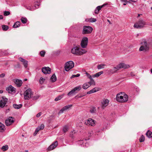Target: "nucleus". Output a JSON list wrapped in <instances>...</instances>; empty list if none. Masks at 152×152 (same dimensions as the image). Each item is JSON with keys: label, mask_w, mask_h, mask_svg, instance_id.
Masks as SVG:
<instances>
[{"label": "nucleus", "mask_w": 152, "mask_h": 152, "mask_svg": "<svg viewBox=\"0 0 152 152\" xmlns=\"http://www.w3.org/2000/svg\"><path fill=\"white\" fill-rule=\"evenodd\" d=\"M8 148V146L7 145L3 146L2 147L1 149L3 151H6L7 150Z\"/></svg>", "instance_id": "38"}, {"label": "nucleus", "mask_w": 152, "mask_h": 152, "mask_svg": "<svg viewBox=\"0 0 152 152\" xmlns=\"http://www.w3.org/2000/svg\"><path fill=\"white\" fill-rule=\"evenodd\" d=\"M2 28L3 31H6L9 28L8 26L5 25H3L2 26Z\"/></svg>", "instance_id": "33"}, {"label": "nucleus", "mask_w": 152, "mask_h": 152, "mask_svg": "<svg viewBox=\"0 0 152 152\" xmlns=\"http://www.w3.org/2000/svg\"><path fill=\"white\" fill-rule=\"evenodd\" d=\"M151 72L152 73V69H151Z\"/></svg>", "instance_id": "64"}, {"label": "nucleus", "mask_w": 152, "mask_h": 152, "mask_svg": "<svg viewBox=\"0 0 152 152\" xmlns=\"http://www.w3.org/2000/svg\"><path fill=\"white\" fill-rule=\"evenodd\" d=\"M96 21V20L95 18H91L89 19V21L90 22H94Z\"/></svg>", "instance_id": "45"}, {"label": "nucleus", "mask_w": 152, "mask_h": 152, "mask_svg": "<svg viewBox=\"0 0 152 152\" xmlns=\"http://www.w3.org/2000/svg\"><path fill=\"white\" fill-rule=\"evenodd\" d=\"M86 75L87 76V77L90 79L92 78V77H93L92 76H91L88 73L86 72Z\"/></svg>", "instance_id": "48"}, {"label": "nucleus", "mask_w": 152, "mask_h": 152, "mask_svg": "<svg viewBox=\"0 0 152 152\" xmlns=\"http://www.w3.org/2000/svg\"><path fill=\"white\" fill-rule=\"evenodd\" d=\"M147 136L149 138L152 137V132L149 130H148L146 134Z\"/></svg>", "instance_id": "27"}, {"label": "nucleus", "mask_w": 152, "mask_h": 152, "mask_svg": "<svg viewBox=\"0 0 152 152\" xmlns=\"http://www.w3.org/2000/svg\"><path fill=\"white\" fill-rule=\"evenodd\" d=\"M129 1H132V2H136L137 1H133V0H129Z\"/></svg>", "instance_id": "59"}, {"label": "nucleus", "mask_w": 152, "mask_h": 152, "mask_svg": "<svg viewBox=\"0 0 152 152\" xmlns=\"http://www.w3.org/2000/svg\"><path fill=\"white\" fill-rule=\"evenodd\" d=\"M40 130L39 129V128H37L35 130V131L34 134V136L36 135L37 134L39 131Z\"/></svg>", "instance_id": "49"}, {"label": "nucleus", "mask_w": 152, "mask_h": 152, "mask_svg": "<svg viewBox=\"0 0 152 152\" xmlns=\"http://www.w3.org/2000/svg\"><path fill=\"white\" fill-rule=\"evenodd\" d=\"M45 127L44 125L43 124H42L39 126H38L37 128H39V130L43 129Z\"/></svg>", "instance_id": "47"}, {"label": "nucleus", "mask_w": 152, "mask_h": 152, "mask_svg": "<svg viewBox=\"0 0 152 152\" xmlns=\"http://www.w3.org/2000/svg\"><path fill=\"white\" fill-rule=\"evenodd\" d=\"M20 22L19 21H17L15 22L13 25V27L15 28L18 27L20 25Z\"/></svg>", "instance_id": "31"}, {"label": "nucleus", "mask_w": 152, "mask_h": 152, "mask_svg": "<svg viewBox=\"0 0 152 152\" xmlns=\"http://www.w3.org/2000/svg\"><path fill=\"white\" fill-rule=\"evenodd\" d=\"M109 102V101L108 99H104L101 102V106L102 108L104 109L108 105Z\"/></svg>", "instance_id": "12"}, {"label": "nucleus", "mask_w": 152, "mask_h": 152, "mask_svg": "<svg viewBox=\"0 0 152 152\" xmlns=\"http://www.w3.org/2000/svg\"><path fill=\"white\" fill-rule=\"evenodd\" d=\"M146 23L143 20H140L134 24V27L137 28H140L144 27Z\"/></svg>", "instance_id": "5"}, {"label": "nucleus", "mask_w": 152, "mask_h": 152, "mask_svg": "<svg viewBox=\"0 0 152 152\" xmlns=\"http://www.w3.org/2000/svg\"><path fill=\"white\" fill-rule=\"evenodd\" d=\"M21 20L22 22L24 24L26 23L27 21V18L24 17H22Z\"/></svg>", "instance_id": "35"}, {"label": "nucleus", "mask_w": 152, "mask_h": 152, "mask_svg": "<svg viewBox=\"0 0 152 152\" xmlns=\"http://www.w3.org/2000/svg\"><path fill=\"white\" fill-rule=\"evenodd\" d=\"M3 18V16L2 15H0V19H2Z\"/></svg>", "instance_id": "58"}, {"label": "nucleus", "mask_w": 152, "mask_h": 152, "mask_svg": "<svg viewBox=\"0 0 152 152\" xmlns=\"http://www.w3.org/2000/svg\"><path fill=\"white\" fill-rule=\"evenodd\" d=\"M121 1L124 3L123 4L124 5H126L127 3H131L129 1H128L127 0H121Z\"/></svg>", "instance_id": "39"}, {"label": "nucleus", "mask_w": 152, "mask_h": 152, "mask_svg": "<svg viewBox=\"0 0 152 152\" xmlns=\"http://www.w3.org/2000/svg\"><path fill=\"white\" fill-rule=\"evenodd\" d=\"M136 89H137L136 91H137V92H138V91H139V90L138 88H136Z\"/></svg>", "instance_id": "61"}, {"label": "nucleus", "mask_w": 152, "mask_h": 152, "mask_svg": "<svg viewBox=\"0 0 152 152\" xmlns=\"http://www.w3.org/2000/svg\"><path fill=\"white\" fill-rule=\"evenodd\" d=\"M6 90L9 93H15V88L11 85H10L7 87Z\"/></svg>", "instance_id": "17"}, {"label": "nucleus", "mask_w": 152, "mask_h": 152, "mask_svg": "<svg viewBox=\"0 0 152 152\" xmlns=\"http://www.w3.org/2000/svg\"><path fill=\"white\" fill-rule=\"evenodd\" d=\"M25 7L28 10H30L32 11L34 10L35 8H34V7H31L29 6L26 5L25 6Z\"/></svg>", "instance_id": "34"}, {"label": "nucleus", "mask_w": 152, "mask_h": 152, "mask_svg": "<svg viewBox=\"0 0 152 152\" xmlns=\"http://www.w3.org/2000/svg\"><path fill=\"white\" fill-rule=\"evenodd\" d=\"M4 15L5 16H7L10 14V12L9 11H5L4 12Z\"/></svg>", "instance_id": "52"}, {"label": "nucleus", "mask_w": 152, "mask_h": 152, "mask_svg": "<svg viewBox=\"0 0 152 152\" xmlns=\"http://www.w3.org/2000/svg\"><path fill=\"white\" fill-rule=\"evenodd\" d=\"M99 11L96 9L95 10V13L96 14H97L98 13H99Z\"/></svg>", "instance_id": "55"}, {"label": "nucleus", "mask_w": 152, "mask_h": 152, "mask_svg": "<svg viewBox=\"0 0 152 152\" xmlns=\"http://www.w3.org/2000/svg\"><path fill=\"white\" fill-rule=\"evenodd\" d=\"M82 88V87L80 86H77L72 90L69 91L68 94L67 95L69 96H71L73 94H75L76 93L75 92L76 91H79Z\"/></svg>", "instance_id": "9"}, {"label": "nucleus", "mask_w": 152, "mask_h": 152, "mask_svg": "<svg viewBox=\"0 0 152 152\" xmlns=\"http://www.w3.org/2000/svg\"><path fill=\"white\" fill-rule=\"evenodd\" d=\"M42 71L44 74H50V73L51 69L48 67H45L42 68Z\"/></svg>", "instance_id": "18"}, {"label": "nucleus", "mask_w": 152, "mask_h": 152, "mask_svg": "<svg viewBox=\"0 0 152 152\" xmlns=\"http://www.w3.org/2000/svg\"><path fill=\"white\" fill-rule=\"evenodd\" d=\"M45 52L44 50H42L40 52V54L41 56L44 57L45 56Z\"/></svg>", "instance_id": "42"}, {"label": "nucleus", "mask_w": 152, "mask_h": 152, "mask_svg": "<svg viewBox=\"0 0 152 152\" xmlns=\"http://www.w3.org/2000/svg\"><path fill=\"white\" fill-rule=\"evenodd\" d=\"M88 38L87 37H83L81 42L80 45L82 48H86L88 43Z\"/></svg>", "instance_id": "8"}, {"label": "nucleus", "mask_w": 152, "mask_h": 152, "mask_svg": "<svg viewBox=\"0 0 152 152\" xmlns=\"http://www.w3.org/2000/svg\"><path fill=\"white\" fill-rule=\"evenodd\" d=\"M93 28L91 26H84L83 31V34H90L91 33L93 30Z\"/></svg>", "instance_id": "7"}, {"label": "nucleus", "mask_w": 152, "mask_h": 152, "mask_svg": "<svg viewBox=\"0 0 152 152\" xmlns=\"http://www.w3.org/2000/svg\"><path fill=\"white\" fill-rule=\"evenodd\" d=\"M145 139L144 136L142 135L140 137L139 140L140 142H143L144 141Z\"/></svg>", "instance_id": "40"}, {"label": "nucleus", "mask_w": 152, "mask_h": 152, "mask_svg": "<svg viewBox=\"0 0 152 152\" xmlns=\"http://www.w3.org/2000/svg\"><path fill=\"white\" fill-rule=\"evenodd\" d=\"M90 85V86L91 85H94V86L95 85V82L94 80L92 78L90 79V81L88 82Z\"/></svg>", "instance_id": "30"}, {"label": "nucleus", "mask_w": 152, "mask_h": 152, "mask_svg": "<svg viewBox=\"0 0 152 152\" xmlns=\"http://www.w3.org/2000/svg\"><path fill=\"white\" fill-rule=\"evenodd\" d=\"M68 127L66 126H65L64 127L63 131L64 132H66L68 131Z\"/></svg>", "instance_id": "43"}, {"label": "nucleus", "mask_w": 152, "mask_h": 152, "mask_svg": "<svg viewBox=\"0 0 152 152\" xmlns=\"http://www.w3.org/2000/svg\"><path fill=\"white\" fill-rule=\"evenodd\" d=\"M25 152H28V151L27 150H25Z\"/></svg>", "instance_id": "62"}, {"label": "nucleus", "mask_w": 152, "mask_h": 152, "mask_svg": "<svg viewBox=\"0 0 152 152\" xmlns=\"http://www.w3.org/2000/svg\"><path fill=\"white\" fill-rule=\"evenodd\" d=\"M99 88H98L96 87L92 89L90 91H88L87 92V94H90L92 93L95 92L96 91H99Z\"/></svg>", "instance_id": "23"}, {"label": "nucleus", "mask_w": 152, "mask_h": 152, "mask_svg": "<svg viewBox=\"0 0 152 152\" xmlns=\"http://www.w3.org/2000/svg\"><path fill=\"white\" fill-rule=\"evenodd\" d=\"M5 129L4 125L0 122V132H3L4 131Z\"/></svg>", "instance_id": "25"}, {"label": "nucleus", "mask_w": 152, "mask_h": 152, "mask_svg": "<svg viewBox=\"0 0 152 152\" xmlns=\"http://www.w3.org/2000/svg\"><path fill=\"white\" fill-rule=\"evenodd\" d=\"M39 96L38 95H36L33 97H31V98L34 100H36L39 97Z\"/></svg>", "instance_id": "46"}, {"label": "nucleus", "mask_w": 152, "mask_h": 152, "mask_svg": "<svg viewBox=\"0 0 152 152\" xmlns=\"http://www.w3.org/2000/svg\"><path fill=\"white\" fill-rule=\"evenodd\" d=\"M58 143L57 141L51 144L48 148V151H51L53 149L58 145Z\"/></svg>", "instance_id": "16"}, {"label": "nucleus", "mask_w": 152, "mask_h": 152, "mask_svg": "<svg viewBox=\"0 0 152 152\" xmlns=\"http://www.w3.org/2000/svg\"><path fill=\"white\" fill-rule=\"evenodd\" d=\"M83 96H80L78 97L79 98L82 97Z\"/></svg>", "instance_id": "63"}, {"label": "nucleus", "mask_w": 152, "mask_h": 152, "mask_svg": "<svg viewBox=\"0 0 152 152\" xmlns=\"http://www.w3.org/2000/svg\"><path fill=\"white\" fill-rule=\"evenodd\" d=\"M72 104H69L63 107L59 112L58 113V115L63 113L64 111L68 110L69 108L72 107Z\"/></svg>", "instance_id": "14"}, {"label": "nucleus", "mask_w": 152, "mask_h": 152, "mask_svg": "<svg viewBox=\"0 0 152 152\" xmlns=\"http://www.w3.org/2000/svg\"><path fill=\"white\" fill-rule=\"evenodd\" d=\"M45 80V79H44L42 77H41L40 79L39 82L40 83H42Z\"/></svg>", "instance_id": "51"}, {"label": "nucleus", "mask_w": 152, "mask_h": 152, "mask_svg": "<svg viewBox=\"0 0 152 152\" xmlns=\"http://www.w3.org/2000/svg\"><path fill=\"white\" fill-rule=\"evenodd\" d=\"M57 78L55 74H53L50 78V80L52 82H54L56 81Z\"/></svg>", "instance_id": "26"}, {"label": "nucleus", "mask_w": 152, "mask_h": 152, "mask_svg": "<svg viewBox=\"0 0 152 152\" xmlns=\"http://www.w3.org/2000/svg\"><path fill=\"white\" fill-rule=\"evenodd\" d=\"M90 86V85L88 82L84 84L82 88L84 89H87Z\"/></svg>", "instance_id": "24"}, {"label": "nucleus", "mask_w": 152, "mask_h": 152, "mask_svg": "<svg viewBox=\"0 0 152 152\" xmlns=\"http://www.w3.org/2000/svg\"><path fill=\"white\" fill-rule=\"evenodd\" d=\"M22 106V104H19V105L17 104H14L13 105V107L16 109H19L21 108Z\"/></svg>", "instance_id": "28"}, {"label": "nucleus", "mask_w": 152, "mask_h": 152, "mask_svg": "<svg viewBox=\"0 0 152 152\" xmlns=\"http://www.w3.org/2000/svg\"><path fill=\"white\" fill-rule=\"evenodd\" d=\"M106 4H104L102 6H99L97 7L96 9L99 11L104 6L106 5Z\"/></svg>", "instance_id": "41"}, {"label": "nucleus", "mask_w": 152, "mask_h": 152, "mask_svg": "<svg viewBox=\"0 0 152 152\" xmlns=\"http://www.w3.org/2000/svg\"><path fill=\"white\" fill-rule=\"evenodd\" d=\"M130 67L129 65L126 64L124 63H120L118 64V67L120 69L121 68H124V69L128 68Z\"/></svg>", "instance_id": "19"}, {"label": "nucleus", "mask_w": 152, "mask_h": 152, "mask_svg": "<svg viewBox=\"0 0 152 152\" xmlns=\"http://www.w3.org/2000/svg\"><path fill=\"white\" fill-rule=\"evenodd\" d=\"M90 112L92 113H96V109L95 107H93L90 110Z\"/></svg>", "instance_id": "36"}, {"label": "nucleus", "mask_w": 152, "mask_h": 152, "mask_svg": "<svg viewBox=\"0 0 152 152\" xmlns=\"http://www.w3.org/2000/svg\"><path fill=\"white\" fill-rule=\"evenodd\" d=\"M40 5L39 2H37L35 4L34 7L35 8H37Z\"/></svg>", "instance_id": "44"}, {"label": "nucleus", "mask_w": 152, "mask_h": 152, "mask_svg": "<svg viewBox=\"0 0 152 152\" xmlns=\"http://www.w3.org/2000/svg\"><path fill=\"white\" fill-rule=\"evenodd\" d=\"M5 76V74L4 73H2L0 75V78H2L4 77Z\"/></svg>", "instance_id": "53"}, {"label": "nucleus", "mask_w": 152, "mask_h": 152, "mask_svg": "<svg viewBox=\"0 0 152 152\" xmlns=\"http://www.w3.org/2000/svg\"><path fill=\"white\" fill-rule=\"evenodd\" d=\"M8 102V99L5 96L2 97V99L0 101V107H4Z\"/></svg>", "instance_id": "11"}, {"label": "nucleus", "mask_w": 152, "mask_h": 152, "mask_svg": "<svg viewBox=\"0 0 152 152\" xmlns=\"http://www.w3.org/2000/svg\"><path fill=\"white\" fill-rule=\"evenodd\" d=\"M86 140H80L79 141L78 143L81 146L83 147H88V144L87 143L86 141Z\"/></svg>", "instance_id": "15"}, {"label": "nucleus", "mask_w": 152, "mask_h": 152, "mask_svg": "<svg viewBox=\"0 0 152 152\" xmlns=\"http://www.w3.org/2000/svg\"><path fill=\"white\" fill-rule=\"evenodd\" d=\"M14 82L18 87H20L22 84V81L19 79L15 80Z\"/></svg>", "instance_id": "22"}, {"label": "nucleus", "mask_w": 152, "mask_h": 152, "mask_svg": "<svg viewBox=\"0 0 152 152\" xmlns=\"http://www.w3.org/2000/svg\"><path fill=\"white\" fill-rule=\"evenodd\" d=\"M120 69L118 67V65H117L116 66L114 67L113 69H110L109 71V72L112 74H113L114 73L116 72L117 71L119 70Z\"/></svg>", "instance_id": "21"}, {"label": "nucleus", "mask_w": 152, "mask_h": 152, "mask_svg": "<svg viewBox=\"0 0 152 152\" xmlns=\"http://www.w3.org/2000/svg\"><path fill=\"white\" fill-rule=\"evenodd\" d=\"M72 134H74L75 133V130H73V131H72ZM72 134L71 133V134H70V135H71Z\"/></svg>", "instance_id": "57"}, {"label": "nucleus", "mask_w": 152, "mask_h": 152, "mask_svg": "<svg viewBox=\"0 0 152 152\" xmlns=\"http://www.w3.org/2000/svg\"><path fill=\"white\" fill-rule=\"evenodd\" d=\"M14 118L12 117H9L6 120L5 122L7 126H9L14 122Z\"/></svg>", "instance_id": "13"}, {"label": "nucleus", "mask_w": 152, "mask_h": 152, "mask_svg": "<svg viewBox=\"0 0 152 152\" xmlns=\"http://www.w3.org/2000/svg\"><path fill=\"white\" fill-rule=\"evenodd\" d=\"M85 124L87 126H94L95 125V121L91 118H88L85 121Z\"/></svg>", "instance_id": "10"}, {"label": "nucleus", "mask_w": 152, "mask_h": 152, "mask_svg": "<svg viewBox=\"0 0 152 152\" xmlns=\"http://www.w3.org/2000/svg\"><path fill=\"white\" fill-rule=\"evenodd\" d=\"M33 94V93L31 91V89L28 88L24 92V98L25 99H29L30 98H31L32 95Z\"/></svg>", "instance_id": "4"}, {"label": "nucleus", "mask_w": 152, "mask_h": 152, "mask_svg": "<svg viewBox=\"0 0 152 152\" xmlns=\"http://www.w3.org/2000/svg\"><path fill=\"white\" fill-rule=\"evenodd\" d=\"M128 99V95L124 93H121L117 94L116 100L121 102H127Z\"/></svg>", "instance_id": "2"}, {"label": "nucleus", "mask_w": 152, "mask_h": 152, "mask_svg": "<svg viewBox=\"0 0 152 152\" xmlns=\"http://www.w3.org/2000/svg\"><path fill=\"white\" fill-rule=\"evenodd\" d=\"M87 50L80 48L76 46L73 48L71 50V53L76 56H81L86 53Z\"/></svg>", "instance_id": "1"}, {"label": "nucleus", "mask_w": 152, "mask_h": 152, "mask_svg": "<svg viewBox=\"0 0 152 152\" xmlns=\"http://www.w3.org/2000/svg\"><path fill=\"white\" fill-rule=\"evenodd\" d=\"M19 59L20 61L23 63L24 66L25 68H27V67L28 62L27 61L21 57L19 58Z\"/></svg>", "instance_id": "20"}, {"label": "nucleus", "mask_w": 152, "mask_h": 152, "mask_svg": "<svg viewBox=\"0 0 152 152\" xmlns=\"http://www.w3.org/2000/svg\"><path fill=\"white\" fill-rule=\"evenodd\" d=\"M141 46L139 48L140 51H146L149 50V46L146 40L142 41L141 42Z\"/></svg>", "instance_id": "3"}, {"label": "nucleus", "mask_w": 152, "mask_h": 152, "mask_svg": "<svg viewBox=\"0 0 152 152\" xmlns=\"http://www.w3.org/2000/svg\"><path fill=\"white\" fill-rule=\"evenodd\" d=\"M103 73V71H101L99 72L94 75L92 76L93 77H99V76H100L101 74H102Z\"/></svg>", "instance_id": "29"}, {"label": "nucleus", "mask_w": 152, "mask_h": 152, "mask_svg": "<svg viewBox=\"0 0 152 152\" xmlns=\"http://www.w3.org/2000/svg\"><path fill=\"white\" fill-rule=\"evenodd\" d=\"M63 96V95H61L59 96L55 99V101H58L61 99L62 98Z\"/></svg>", "instance_id": "37"}, {"label": "nucleus", "mask_w": 152, "mask_h": 152, "mask_svg": "<svg viewBox=\"0 0 152 152\" xmlns=\"http://www.w3.org/2000/svg\"><path fill=\"white\" fill-rule=\"evenodd\" d=\"M74 66V63L72 61L67 62L65 64V69L66 71H69Z\"/></svg>", "instance_id": "6"}, {"label": "nucleus", "mask_w": 152, "mask_h": 152, "mask_svg": "<svg viewBox=\"0 0 152 152\" xmlns=\"http://www.w3.org/2000/svg\"><path fill=\"white\" fill-rule=\"evenodd\" d=\"M130 75L132 77L134 76H135V75L134 74L133 72H131Z\"/></svg>", "instance_id": "56"}, {"label": "nucleus", "mask_w": 152, "mask_h": 152, "mask_svg": "<svg viewBox=\"0 0 152 152\" xmlns=\"http://www.w3.org/2000/svg\"><path fill=\"white\" fill-rule=\"evenodd\" d=\"M41 113L40 112L38 113L36 115V117L37 118L39 117L41 115Z\"/></svg>", "instance_id": "54"}, {"label": "nucleus", "mask_w": 152, "mask_h": 152, "mask_svg": "<svg viewBox=\"0 0 152 152\" xmlns=\"http://www.w3.org/2000/svg\"><path fill=\"white\" fill-rule=\"evenodd\" d=\"M105 65L104 64H101L97 66V68L99 69L104 68V66Z\"/></svg>", "instance_id": "32"}, {"label": "nucleus", "mask_w": 152, "mask_h": 152, "mask_svg": "<svg viewBox=\"0 0 152 152\" xmlns=\"http://www.w3.org/2000/svg\"><path fill=\"white\" fill-rule=\"evenodd\" d=\"M80 76V74H77L76 75H73L71 77V78H73L75 77H78Z\"/></svg>", "instance_id": "50"}, {"label": "nucleus", "mask_w": 152, "mask_h": 152, "mask_svg": "<svg viewBox=\"0 0 152 152\" xmlns=\"http://www.w3.org/2000/svg\"><path fill=\"white\" fill-rule=\"evenodd\" d=\"M3 90H0V94H1V93H3Z\"/></svg>", "instance_id": "60"}]
</instances>
